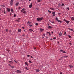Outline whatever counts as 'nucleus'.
<instances>
[{
	"mask_svg": "<svg viewBox=\"0 0 74 74\" xmlns=\"http://www.w3.org/2000/svg\"><path fill=\"white\" fill-rule=\"evenodd\" d=\"M42 19H43V18H37V21H41V20H42Z\"/></svg>",
	"mask_w": 74,
	"mask_h": 74,
	"instance_id": "obj_1",
	"label": "nucleus"
},
{
	"mask_svg": "<svg viewBox=\"0 0 74 74\" xmlns=\"http://www.w3.org/2000/svg\"><path fill=\"white\" fill-rule=\"evenodd\" d=\"M64 21H65V22H66V23H67V24H69V23H70V21H68L67 20L65 19H64Z\"/></svg>",
	"mask_w": 74,
	"mask_h": 74,
	"instance_id": "obj_2",
	"label": "nucleus"
},
{
	"mask_svg": "<svg viewBox=\"0 0 74 74\" xmlns=\"http://www.w3.org/2000/svg\"><path fill=\"white\" fill-rule=\"evenodd\" d=\"M16 73H18V74H20V73H21V71L19 70H17Z\"/></svg>",
	"mask_w": 74,
	"mask_h": 74,
	"instance_id": "obj_3",
	"label": "nucleus"
},
{
	"mask_svg": "<svg viewBox=\"0 0 74 74\" xmlns=\"http://www.w3.org/2000/svg\"><path fill=\"white\" fill-rule=\"evenodd\" d=\"M52 14L53 15V16H56V14H55V12H52Z\"/></svg>",
	"mask_w": 74,
	"mask_h": 74,
	"instance_id": "obj_4",
	"label": "nucleus"
},
{
	"mask_svg": "<svg viewBox=\"0 0 74 74\" xmlns=\"http://www.w3.org/2000/svg\"><path fill=\"white\" fill-rule=\"evenodd\" d=\"M25 8H23L22 10H21V12H23L25 11Z\"/></svg>",
	"mask_w": 74,
	"mask_h": 74,
	"instance_id": "obj_5",
	"label": "nucleus"
},
{
	"mask_svg": "<svg viewBox=\"0 0 74 74\" xmlns=\"http://www.w3.org/2000/svg\"><path fill=\"white\" fill-rule=\"evenodd\" d=\"M60 52H62L63 53H66L65 51H63V50H60Z\"/></svg>",
	"mask_w": 74,
	"mask_h": 74,
	"instance_id": "obj_6",
	"label": "nucleus"
},
{
	"mask_svg": "<svg viewBox=\"0 0 74 74\" xmlns=\"http://www.w3.org/2000/svg\"><path fill=\"white\" fill-rule=\"evenodd\" d=\"M27 24H29L30 25L32 24V22L30 21H28V22H27Z\"/></svg>",
	"mask_w": 74,
	"mask_h": 74,
	"instance_id": "obj_7",
	"label": "nucleus"
},
{
	"mask_svg": "<svg viewBox=\"0 0 74 74\" xmlns=\"http://www.w3.org/2000/svg\"><path fill=\"white\" fill-rule=\"evenodd\" d=\"M19 5V2H17L15 4L16 6H18Z\"/></svg>",
	"mask_w": 74,
	"mask_h": 74,
	"instance_id": "obj_8",
	"label": "nucleus"
},
{
	"mask_svg": "<svg viewBox=\"0 0 74 74\" xmlns=\"http://www.w3.org/2000/svg\"><path fill=\"white\" fill-rule=\"evenodd\" d=\"M52 27L51 26H49L48 27V29H52Z\"/></svg>",
	"mask_w": 74,
	"mask_h": 74,
	"instance_id": "obj_9",
	"label": "nucleus"
},
{
	"mask_svg": "<svg viewBox=\"0 0 74 74\" xmlns=\"http://www.w3.org/2000/svg\"><path fill=\"white\" fill-rule=\"evenodd\" d=\"M32 3H31L30 5H29V8H32Z\"/></svg>",
	"mask_w": 74,
	"mask_h": 74,
	"instance_id": "obj_10",
	"label": "nucleus"
},
{
	"mask_svg": "<svg viewBox=\"0 0 74 74\" xmlns=\"http://www.w3.org/2000/svg\"><path fill=\"white\" fill-rule=\"evenodd\" d=\"M58 7H62V5H61V4L59 3L58 5Z\"/></svg>",
	"mask_w": 74,
	"mask_h": 74,
	"instance_id": "obj_11",
	"label": "nucleus"
},
{
	"mask_svg": "<svg viewBox=\"0 0 74 74\" xmlns=\"http://www.w3.org/2000/svg\"><path fill=\"white\" fill-rule=\"evenodd\" d=\"M13 3V2H12V1H10V5H13V4L12 3Z\"/></svg>",
	"mask_w": 74,
	"mask_h": 74,
	"instance_id": "obj_12",
	"label": "nucleus"
},
{
	"mask_svg": "<svg viewBox=\"0 0 74 74\" xmlns=\"http://www.w3.org/2000/svg\"><path fill=\"white\" fill-rule=\"evenodd\" d=\"M7 11H8V12H10V8H7Z\"/></svg>",
	"mask_w": 74,
	"mask_h": 74,
	"instance_id": "obj_13",
	"label": "nucleus"
},
{
	"mask_svg": "<svg viewBox=\"0 0 74 74\" xmlns=\"http://www.w3.org/2000/svg\"><path fill=\"white\" fill-rule=\"evenodd\" d=\"M9 63H11V64H12V63H13V62H12V61H9Z\"/></svg>",
	"mask_w": 74,
	"mask_h": 74,
	"instance_id": "obj_14",
	"label": "nucleus"
},
{
	"mask_svg": "<svg viewBox=\"0 0 74 74\" xmlns=\"http://www.w3.org/2000/svg\"><path fill=\"white\" fill-rule=\"evenodd\" d=\"M21 31H22V30H21V29H19L18 30V32H21Z\"/></svg>",
	"mask_w": 74,
	"mask_h": 74,
	"instance_id": "obj_15",
	"label": "nucleus"
},
{
	"mask_svg": "<svg viewBox=\"0 0 74 74\" xmlns=\"http://www.w3.org/2000/svg\"><path fill=\"white\" fill-rule=\"evenodd\" d=\"M1 7H5V5H1Z\"/></svg>",
	"mask_w": 74,
	"mask_h": 74,
	"instance_id": "obj_16",
	"label": "nucleus"
},
{
	"mask_svg": "<svg viewBox=\"0 0 74 74\" xmlns=\"http://www.w3.org/2000/svg\"><path fill=\"white\" fill-rule=\"evenodd\" d=\"M59 35L60 36H62V33L61 32H60L59 33Z\"/></svg>",
	"mask_w": 74,
	"mask_h": 74,
	"instance_id": "obj_17",
	"label": "nucleus"
},
{
	"mask_svg": "<svg viewBox=\"0 0 74 74\" xmlns=\"http://www.w3.org/2000/svg\"><path fill=\"white\" fill-rule=\"evenodd\" d=\"M69 66L71 69V68L73 67V65H69Z\"/></svg>",
	"mask_w": 74,
	"mask_h": 74,
	"instance_id": "obj_18",
	"label": "nucleus"
},
{
	"mask_svg": "<svg viewBox=\"0 0 74 74\" xmlns=\"http://www.w3.org/2000/svg\"><path fill=\"white\" fill-rule=\"evenodd\" d=\"M36 72H39V71H40V70L37 69L36 70Z\"/></svg>",
	"mask_w": 74,
	"mask_h": 74,
	"instance_id": "obj_19",
	"label": "nucleus"
},
{
	"mask_svg": "<svg viewBox=\"0 0 74 74\" xmlns=\"http://www.w3.org/2000/svg\"><path fill=\"white\" fill-rule=\"evenodd\" d=\"M63 58V57H62L61 58H60L58 60H62V59Z\"/></svg>",
	"mask_w": 74,
	"mask_h": 74,
	"instance_id": "obj_20",
	"label": "nucleus"
},
{
	"mask_svg": "<svg viewBox=\"0 0 74 74\" xmlns=\"http://www.w3.org/2000/svg\"><path fill=\"white\" fill-rule=\"evenodd\" d=\"M16 22H20V19L18 18V19L16 20Z\"/></svg>",
	"mask_w": 74,
	"mask_h": 74,
	"instance_id": "obj_21",
	"label": "nucleus"
},
{
	"mask_svg": "<svg viewBox=\"0 0 74 74\" xmlns=\"http://www.w3.org/2000/svg\"><path fill=\"white\" fill-rule=\"evenodd\" d=\"M25 65H27V66H28V64H27V62H25Z\"/></svg>",
	"mask_w": 74,
	"mask_h": 74,
	"instance_id": "obj_22",
	"label": "nucleus"
},
{
	"mask_svg": "<svg viewBox=\"0 0 74 74\" xmlns=\"http://www.w3.org/2000/svg\"><path fill=\"white\" fill-rule=\"evenodd\" d=\"M47 34H49V36H51V33L49 32H47Z\"/></svg>",
	"mask_w": 74,
	"mask_h": 74,
	"instance_id": "obj_23",
	"label": "nucleus"
},
{
	"mask_svg": "<svg viewBox=\"0 0 74 74\" xmlns=\"http://www.w3.org/2000/svg\"><path fill=\"white\" fill-rule=\"evenodd\" d=\"M71 19L72 21H74V18L73 17H72L71 18Z\"/></svg>",
	"mask_w": 74,
	"mask_h": 74,
	"instance_id": "obj_24",
	"label": "nucleus"
},
{
	"mask_svg": "<svg viewBox=\"0 0 74 74\" xmlns=\"http://www.w3.org/2000/svg\"><path fill=\"white\" fill-rule=\"evenodd\" d=\"M11 12H14V10H13V9H12V8L11 9Z\"/></svg>",
	"mask_w": 74,
	"mask_h": 74,
	"instance_id": "obj_25",
	"label": "nucleus"
},
{
	"mask_svg": "<svg viewBox=\"0 0 74 74\" xmlns=\"http://www.w3.org/2000/svg\"><path fill=\"white\" fill-rule=\"evenodd\" d=\"M40 32H42V31H43L44 30V29H40Z\"/></svg>",
	"mask_w": 74,
	"mask_h": 74,
	"instance_id": "obj_26",
	"label": "nucleus"
},
{
	"mask_svg": "<svg viewBox=\"0 0 74 74\" xmlns=\"http://www.w3.org/2000/svg\"><path fill=\"white\" fill-rule=\"evenodd\" d=\"M56 19L57 21H58H58H59V19H58V18L57 17H56Z\"/></svg>",
	"mask_w": 74,
	"mask_h": 74,
	"instance_id": "obj_27",
	"label": "nucleus"
},
{
	"mask_svg": "<svg viewBox=\"0 0 74 74\" xmlns=\"http://www.w3.org/2000/svg\"><path fill=\"white\" fill-rule=\"evenodd\" d=\"M3 12H4V13L5 14H6L5 10H4Z\"/></svg>",
	"mask_w": 74,
	"mask_h": 74,
	"instance_id": "obj_28",
	"label": "nucleus"
},
{
	"mask_svg": "<svg viewBox=\"0 0 74 74\" xmlns=\"http://www.w3.org/2000/svg\"><path fill=\"white\" fill-rule=\"evenodd\" d=\"M37 1L39 3H40L41 2V0H38Z\"/></svg>",
	"mask_w": 74,
	"mask_h": 74,
	"instance_id": "obj_29",
	"label": "nucleus"
},
{
	"mask_svg": "<svg viewBox=\"0 0 74 74\" xmlns=\"http://www.w3.org/2000/svg\"><path fill=\"white\" fill-rule=\"evenodd\" d=\"M68 29L70 30L71 31H73V29H70V28H68Z\"/></svg>",
	"mask_w": 74,
	"mask_h": 74,
	"instance_id": "obj_30",
	"label": "nucleus"
},
{
	"mask_svg": "<svg viewBox=\"0 0 74 74\" xmlns=\"http://www.w3.org/2000/svg\"><path fill=\"white\" fill-rule=\"evenodd\" d=\"M62 7H64V4L63 3H62Z\"/></svg>",
	"mask_w": 74,
	"mask_h": 74,
	"instance_id": "obj_31",
	"label": "nucleus"
},
{
	"mask_svg": "<svg viewBox=\"0 0 74 74\" xmlns=\"http://www.w3.org/2000/svg\"><path fill=\"white\" fill-rule=\"evenodd\" d=\"M64 57V58H67V57H68V56H64L63 57V58Z\"/></svg>",
	"mask_w": 74,
	"mask_h": 74,
	"instance_id": "obj_32",
	"label": "nucleus"
},
{
	"mask_svg": "<svg viewBox=\"0 0 74 74\" xmlns=\"http://www.w3.org/2000/svg\"><path fill=\"white\" fill-rule=\"evenodd\" d=\"M29 62L31 63H33V62H32L30 60L29 61Z\"/></svg>",
	"mask_w": 74,
	"mask_h": 74,
	"instance_id": "obj_33",
	"label": "nucleus"
},
{
	"mask_svg": "<svg viewBox=\"0 0 74 74\" xmlns=\"http://www.w3.org/2000/svg\"><path fill=\"white\" fill-rule=\"evenodd\" d=\"M35 25L36 26H38V23H36L35 24Z\"/></svg>",
	"mask_w": 74,
	"mask_h": 74,
	"instance_id": "obj_34",
	"label": "nucleus"
},
{
	"mask_svg": "<svg viewBox=\"0 0 74 74\" xmlns=\"http://www.w3.org/2000/svg\"><path fill=\"white\" fill-rule=\"evenodd\" d=\"M25 69H26V70H29V69H28V68H27V67H25Z\"/></svg>",
	"mask_w": 74,
	"mask_h": 74,
	"instance_id": "obj_35",
	"label": "nucleus"
},
{
	"mask_svg": "<svg viewBox=\"0 0 74 74\" xmlns=\"http://www.w3.org/2000/svg\"><path fill=\"white\" fill-rule=\"evenodd\" d=\"M23 13H24V14H26V11H24L23 12Z\"/></svg>",
	"mask_w": 74,
	"mask_h": 74,
	"instance_id": "obj_36",
	"label": "nucleus"
},
{
	"mask_svg": "<svg viewBox=\"0 0 74 74\" xmlns=\"http://www.w3.org/2000/svg\"><path fill=\"white\" fill-rule=\"evenodd\" d=\"M48 12H49V13H51V11H49V10H48Z\"/></svg>",
	"mask_w": 74,
	"mask_h": 74,
	"instance_id": "obj_37",
	"label": "nucleus"
},
{
	"mask_svg": "<svg viewBox=\"0 0 74 74\" xmlns=\"http://www.w3.org/2000/svg\"><path fill=\"white\" fill-rule=\"evenodd\" d=\"M58 22H60V23H62V21H60V20H59L58 21Z\"/></svg>",
	"mask_w": 74,
	"mask_h": 74,
	"instance_id": "obj_38",
	"label": "nucleus"
},
{
	"mask_svg": "<svg viewBox=\"0 0 74 74\" xmlns=\"http://www.w3.org/2000/svg\"><path fill=\"white\" fill-rule=\"evenodd\" d=\"M66 31L64 32V35H66Z\"/></svg>",
	"mask_w": 74,
	"mask_h": 74,
	"instance_id": "obj_39",
	"label": "nucleus"
},
{
	"mask_svg": "<svg viewBox=\"0 0 74 74\" xmlns=\"http://www.w3.org/2000/svg\"><path fill=\"white\" fill-rule=\"evenodd\" d=\"M68 36L69 37V38H71V36H70V35H68Z\"/></svg>",
	"mask_w": 74,
	"mask_h": 74,
	"instance_id": "obj_40",
	"label": "nucleus"
},
{
	"mask_svg": "<svg viewBox=\"0 0 74 74\" xmlns=\"http://www.w3.org/2000/svg\"><path fill=\"white\" fill-rule=\"evenodd\" d=\"M53 39H54L55 40H56V37H55L54 38H53Z\"/></svg>",
	"mask_w": 74,
	"mask_h": 74,
	"instance_id": "obj_41",
	"label": "nucleus"
},
{
	"mask_svg": "<svg viewBox=\"0 0 74 74\" xmlns=\"http://www.w3.org/2000/svg\"><path fill=\"white\" fill-rule=\"evenodd\" d=\"M14 61L15 63H18V61H15V60H14Z\"/></svg>",
	"mask_w": 74,
	"mask_h": 74,
	"instance_id": "obj_42",
	"label": "nucleus"
},
{
	"mask_svg": "<svg viewBox=\"0 0 74 74\" xmlns=\"http://www.w3.org/2000/svg\"><path fill=\"white\" fill-rule=\"evenodd\" d=\"M66 9H67V10H70L69 9V7L67 8Z\"/></svg>",
	"mask_w": 74,
	"mask_h": 74,
	"instance_id": "obj_43",
	"label": "nucleus"
},
{
	"mask_svg": "<svg viewBox=\"0 0 74 74\" xmlns=\"http://www.w3.org/2000/svg\"><path fill=\"white\" fill-rule=\"evenodd\" d=\"M14 17H16V14H14Z\"/></svg>",
	"mask_w": 74,
	"mask_h": 74,
	"instance_id": "obj_44",
	"label": "nucleus"
},
{
	"mask_svg": "<svg viewBox=\"0 0 74 74\" xmlns=\"http://www.w3.org/2000/svg\"><path fill=\"white\" fill-rule=\"evenodd\" d=\"M27 56H28V57H30V55H27Z\"/></svg>",
	"mask_w": 74,
	"mask_h": 74,
	"instance_id": "obj_45",
	"label": "nucleus"
},
{
	"mask_svg": "<svg viewBox=\"0 0 74 74\" xmlns=\"http://www.w3.org/2000/svg\"><path fill=\"white\" fill-rule=\"evenodd\" d=\"M29 31H30L31 32H32V31H33V30L32 29H29Z\"/></svg>",
	"mask_w": 74,
	"mask_h": 74,
	"instance_id": "obj_46",
	"label": "nucleus"
},
{
	"mask_svg": "<svg viewBox=\"0 0 74 74\" xmlns=\"http://www.w3.org/2000/svg\"><path fill=\"white\" fill-rule=\"evenodd\" d=\"M11 68H12V69H13V68H14V66H11Z\"/></svg>",
	"mask_w": 74,
	"mask_h": 74,
	"instance_id": "obj_47",
	"label": "nucleus"
},
{
	"mask_svg": "<svg viewBox=\"0 0 74 74\" xmlns=\"http://www.w3.org/2000/svg\"><path fill=\"white\" fill-rule=\"evenodd\" d=\"M29 26H30V27H32V26H33V25H29Z\"/></svg>",
	"mask_w": 74,
	"mask_h": 74,
	"instance_id": "obj_48",
	"label": "nucleus"
},
{
	"mask_svg": "<svg viewBox=\"0 0 74 74\" xmlns=\"http://www.w3.org/2000/svg\"><path fill=\"white\" fill-rule=\"evenodd\" d=\"M52 10H54L55 9L53 8H52Z\"/></svg>",
	"mask_w": 74,
	"mask_h": 74,
	"instance_id": "obj_49",
	"label": "nucleus"
},
{
	"mask_svg": "<svg viewBox=\"0 0 74 74\" xmlns=\"http://www.w3.org/2000/svg\"><path fill=\"white\" fill-rule=\"evenodd\" d=\"M5 30L6 32H8V29H6Z\"/></svg>",
	"mask_w": 74,
	"mask_h": 74,
	"instance_id": "obj_50",
	"label": "nucleus"
},
{
	"mask_svg": "<svg viewBox=\"0 0 74 74\" xmlns=\"http://www.w3.org/2000/svg\"><path fill=\"white\" fill-rule=\"evenodd\" d=\"M52 23H54L55 22L54 21H53L52 22Z\"/></svg>",
	"mask_w": 74,
	"mask_h": 74,
	"instance_id": "obj_51",
	"label": "nucleus"
},
{
	"mask_svg": "<svg viewBox=\"0 0 74 74\" xmlns=\"http://www.w3.org/2000/svg\"><path fill=\"white\" fill-rule=\"evenodd\" d=\"M69 44H70V45H72V43H69Z\"/></svg>",
	"mask_w": 74,
	"mask_h": 74,
	"instance_id": "obj_52",
	"label": "nucleus"
},
{
	"mask_svg": "<svg viewBox=\"0 0 74 74\" xmlns=\"http://www.w3.org/2000/svg\"><path fill=\"white\" fill-rule=\"evenodd\" d=\"M9 32H10V33H11V30H10Z\"/></svg>",
	"mask_w": 74,
	"mask_h": 74,
	"instance_id": "obj_53",
	"label": "nucleus"
},
{
	"mask_svg": "<svg viewBox=\"0 0 74 74\" xmlns=\"http://www.w3.org/2000/svg\"><path fill=\"white\" fill-rule=\"evenodd\" d=\"M57 43H58V44H59V41H57Z\"/></svg>",
	"mask_w": 74,
	"mask_h": 74,
	"instance_id": "obj_54",
	"label": "nucleus"
},
{
	"mask_svg": "<svg viewBox=\"0 0 74 74\" xmlns=\"http://www.w3.org/2000/svg\"><path fill=\"white\" fill-rule=\"evenodd\" d=\"M19 9H21V7H19L18 8Z\"/></svg>",
	"mask_w": 74,
	"mask_h": 74,
	"instance_id": "obj_55",
	"label": "nucleus"
},
{
	"mask_svg": "<svg viewBox=\"0 0 74 74\" xmlns=\"http://www.w3.org/2000/svg\"><path fill=\"white\" fill-rule=\"evenodd\" d=\"M31 56V58H33V57H32V56Z\"/></svg>",
	"mask_w": 74,
	"mask_h": 74,
	"instance_id": "obj_56",
	"label": "nucleus"
},
{
	"mask_svg": "<svg viewBox=\"0 0 74 74\" xmlns=\"http://www.w3.org/2000/svg\"><path fill=\"white\" fill-rule=\"evenodd\" d=\"M53 40L52 39V38L51 39H50V40H51V41H52V40Z\"/></svg>",
	"mask_w": 74,
	"mask_h": 74,
	"instance_id": "obj_57",
	"label": "nucleus"
},
{
	"mask_svg": "<svg viewBox=\"0 0 74 74\" xmlns=\"http://www.w3.org/2000/svg\"><path fill=\"white\" fill-rule=\"evenodd\" d=\"M60 74H62V72H60Z\"/></svg>",
	"mask_w": 74,
	"mask_h": 74,
	"instance_id": "obj_58",
	"label": "nucleus"
},
{
	"mask_svg": "<svg viewBox=\"0 0 74 74\" xmlns=\"http://www.w3.org/2000/svg\"><path fill=\"white\" fill-rule=\"evenodd\" d=\"M51 33H52V34H53V32H51Z\"/></svg>",
	"mask_w": 74,
	"mask_h": 74,
	"instance_id": "obj_59",
	"label": "nucleus"
},
{
	"mask_svg": "<svg viewBox=\"0 0 74 74\" xmlns=\"http://www.w3.org/2000/svg\"><path fill=\"white\" fill-rule=\"evenodd\" d=\"M46 38H48V37H46Z\"/></svg>",
	"mask_w": 74,
	"mask_h": 74,
	"instance_id": "obj_60",
	"label": "nucleus"
},
{
	"mask_svg": "<svg viewBox=\"0 0 74 74\" xmlns=\"http://www.w3.org/2000/svg\"><path fill=\"white\" fill-rule=\"evenodd\" d=\"M36 49V48H34V49Z\"/></svg>",
	"mask_w": 74,
	"mask_h": 74,
	"instance_id": "obj_61",
	"label": "nucleus"
},
{
	"mask_svg": "<svg viewBox=\"0 0 74 74\" xmlns=\"http://www.w3.org/2000/svg\"><path fill=\"white\" fill-rule=\"evenodd\" d=\"M52 8H50V10H52Z\"/></svg>",
	"mask_w": 74,
	"mask_h": 74,
	"instance_id": "obj_62",
	"label": "nucleus"
},
{
	"mask_svg": "<svg viewBox=\"0 0 74 74\" xmlns=\"http://www.w3.org/2000/svg\"><path fill=\"white\" fill-rule=\"evenodd\" d=\"M47 26H49V24H48L47 25Z\"/></svg>",
	"mask_w": 74,
	"mask_h": 74,
	"instance_id": "obj_63",
	"label": "nucleus"
},
{
	"mask_svg": "<svg viewBox=\"0 0 74 74\" xmlns=\"http://www.w3.org/2000/svg\"><path fill=\"white\" fill-rule=\"evenodd\" d=\"M22 29H24V27H22Z\"/></svg>",
	"mask_w": 74,
	"mask_h": 74,
	"instance_id": "obj_64",
	"label": "nucleus"
}]
</instances>
